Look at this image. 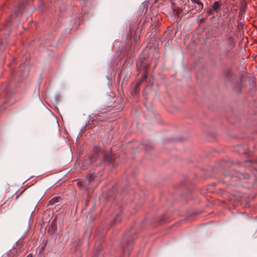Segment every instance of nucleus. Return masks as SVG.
I'll return each mask as SVG.
<instances>
[{
	"instance_id": "f03ea898",
	"label": "nucleus",
	"mask_w": 257,
	"mask_h": 257,
	"mask_svg": "<svg viewBox=\"0 0 257 257\" xmlns=\"http://www.w3.org/2000/svg\"><path fill=\"white\" fill-rule=\"evenodd\" d=\"M220 7L219 2H215L212 6V9L215 11H217V9Z\"/></svg>"
},
{
	"instance_id": "39448f33",
	"label": "nucleus",
	"mask_w": 257,
	"mask_h": 257,
	"mask_svg": "<svg viewBox=\"0 0 257 257\" xmlns=\"http://www.w3.org/2000/svg\"><path fill=\"white\" fill-rule=\"evenodd\" d=\"M21 75H22L23 77H26L27 76V71H26V74H25L24 73H22Z\"/></svg>"
},
{
	"instance_id": "20e7f679",
	"label": "nucleus",
	"mask_w": 257,
	"mask_h": 257,
	"mask_svg": "<svg viewBox=\"0 0 257 257\" xmlns=\"http://www.w3.org/2000/svg\"><path fill=\"white\" fill-rule=\"evenodd\" d=\"M120 221V219L119 218L118 216H116V217L114 218V221L113 222V224H115L119 222Z\"/></svg>"
},
{
	"instance_id": "0eeeda50",
	"label": "nucleus",
	"mask_w": 257,
	"mask_h": 257,
	"mask_svg": "<svg viewBox=\"0 0 257 257\" xmlns=\"http://www.w3.org/2000/svg\"><path fill=\"white\" fill-rule=\"evenodd\" d=\"M27 257H33V255L32 254H29Z\"/></svg>"
},
{
	"instance_id": "9d476101",
	"label": "nucleus",
	"mask_w": 257,
	"mask_h": 257,
	"mask_svg": "<svg viewBox=\"0 0 257 257\" xmlns=\"http://www.w3.org/2000/svg\"><path fill=\"white\" fill-rule=\"evenodd\" d=\"M210 12H211V10H209V11H208V13H210Z\"/></svg>"
},
{
	"instance_id": "6e6552de",
	"label": "nucleus",
	"mask_w": 257,
	"mask_h": 257,
	"mask_svg": "<svg viewBox=\"0 0 257 257\" xmlns=\"http://www.w3.org/2000/svg\"><path fill=\"white\" fill-rule=\"evenodd\" d=\"M90 181H90V179L89 178L88 179V183H89L90 182Z\"/></svg>"
},
{
	"instance_id": "423d86ee",
	"label": "nucleus",
	"mask_w": 257,
	"mask_h": 257,
	"mask_svg": "<svg viewBox=\"0 0 257 257\" xmlns=\"http://www.w3.org/2000/svg\"><path fill=\"white\" fill-rule=\"evenodd\" d=\"M24 67H25V64H22L20 65V68H23Z\"/></svg>"
},
{
	"instance_id": "1a4fd4ad",
	"label": "nucleus",
	"mask_w": 257,
	"mask_h": 257,
	"mask_svg": "<svg viewBox=\"0 0 257 257\" xmlns=\"http://www.w3.org/2000/svg\"><path fill=\"white\" fill-rule=\"evenodd\" d=\"M231 45H232V47H231V48H232L233 47V43H232V44H231Z\"/></svg>"
},
{
	"instance_id": "7ed1b4c3",
	"label": "nucleus",
	"mask_w": 257,
	"mask_h": 257,
	"mask_svg": "<svg viewBox=\"0 0 257 257\" xmlns=\"http://www.w3.org/2000/svg\"><path fill=\"white\" fill-rule=\"evenodd\" d=\"M58 197H53L52 199H51L49 201V204L50 205H53L56 202H57L58 201Z\"/></svg>"
},
{
	"instance_id": "f257e3e1",
	"label": "nucleus",
	"mask_w": 257,
	"mask_h": 257,
	"mask_svg": "<svg viewBox=\"0 0 257 257\" xmlns=\"http://www.w3.org/2000/svg\"><path fill=\"white\" fill-rule=\"evenodd\" d=\"M192 2L193 6L195 8V11L194 10H191V13H195L196 12L200 11L203 9V4L198 0H190Z\"/></svg>"
}]
</instances>
